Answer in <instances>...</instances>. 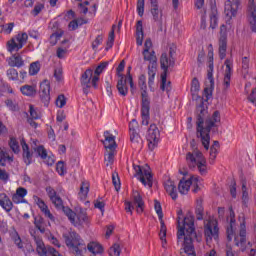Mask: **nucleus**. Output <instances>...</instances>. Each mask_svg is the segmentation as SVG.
<instances>
[{
	"label": "nucleus",
	"mask_w": 256,
	"mask_h": 256,
	"mask_svg": "<svg viewBox=\"0 0 256 256\" xmlns=\"http://www.w3.org/2000/svg\"><path fill=\"white\" fill-rule=\"evenodd\" d=\"M178 231L177 243L180 245L181 256H197L195 254V247L193 240L197 237L195 232V218L191 214H187L184 218L181 217V212L177 217Z\"/></svg>",
	"instance_id": "1"
},
{
	"label": "nucleus",
	"mask_w": 256,
	"mask_h": 256,
	"mask_svg": "<svg viewBox=\"0 0 256 256\" xmlns=\"http://www.w3.org/2000/svg\"><path fill=\"white\" fill-rule=\"evenodd\" d=\"M197 112V137L200 139L204 149H209V143L211 141V133L212 127H217V123L221 122V114L219 111H214L211 117H209L205 121V115H207V108L203 105V101H201L200 105L196 108Z\"/></svg>",
	"instance_id": "2"
},
{
	"label": "nucleus",
	"mask_w": 256,
	"mask_h": 256,
	"mask_svg": "<svg viewBox=\"0 0 256 256\" xmlns=\"http://www.w3.org/2000/svg\"><path fill=\"white\" fill-rule=\"evenodd\" d=\"M230 214L227 218L229 222V227L226 230L228 241H233L234 245L240 249V251L245 252L247 250V226H245V216H239L240 229L239 234L235 233L237 231V221L235 220V211L233 208H229Z\"/></svg>",
	"instance_id": "3"
},
{
	"label": "nucleus",
	"mask_w": 256,
	"mask_h": 256,
	"mask_svg": "<svg viewBox=\"0 0 256 256\" xmlns=\"http://www.w3.org/2000/svg\"><path fill=\"white\" fill-rule=\"evenodd\" d=\"M192 152L186 154V163L190 169H198L201 175L207 173V160L203 152L195 148V140L191 142Z\"/></svg>",
	"instance_id": "4"
},
{
	"label": "nucleus",
	"mask_w": 256,
	"mask_h": 256,
	"mask_svg": "<svg viewBox=\"0 0 256 256\" xmlns=\"http://www.w3.org/2000/svg\"><path fill=\"white\" fill-rule=\"evenodd\" d=\"M66 246L71 249L76 256H83L85 242L77 232H66L63 234Z\"/></svg>",
	"instance_id": "5"
},
{
	"label": "nucleus",
	"mask_w": 256,
	"mask_h": 256,
	"mask_svg": "<svg viewBox=\"0 0 256 256\" xmlns=\"http://www.w3.org/2000/svg\"><path fill=\"white\" fill-rule=\"evenodd\" d=\"M147 78L145 75H141L139 77V87L142 90V108H141V117H142V125H149V110H150V102L149 98H147Z\"/></svg>",
	"instance_id": "6"
},
{
	"label": "nucleus",
	"mask_w": 256,
	"mask_h": 256,
	"mask_svg": "<svg viewBox=\"0 0 256 256\" xmlns=\"http://www.w3.org/2000/svg\"><path fill=\"white\" fill-rule=\"evenodd\" d=\"M135 171L134 177H137L144 187L151 189L153 187V174L149 165L139 166L133 164Z\"/></svg>",
	"instance_id": "7"
},
{
	"label": "nucleus",
	"mask_w": 256,
	"mask_h": 256,
	"mask_svg": "<svg viewBox=\"0 0 256 256\" xmlns=\"http://www.w3.org/2000/svg\"><path fill=\"white\" fill-rule=\"evenodd\" d=\"M65 215L68 217L69 221L72 225H84V223H89V216L87 215V211L83 208H79L76 210V213L71 210V208H63Z\"/></svg>",
	"instance_id": "8"
},
{
	"label": "nucleus",
	"mask_w": 256,
	"mask_h": 256,
	"mask_svg": "<svg viewBox=\"0 0 256 256\" xmlns=\"http://www.w3.org/2000/svg\"><path fill=\"white\" fill-rule=\"evenodd\" d=\"M125 211L126 213H130L133 215V209L136 207V212L141 214L145 211V202L143 201V197L139 193V191H133L132 193V201H125Z\"/></svg>",
	"instance_id": "9"
},
{
	"label": "nucleus",
	"mask_w": 256,
	"mask_h": 256,
	"mask_svg": "<svg viewBox=\"0 0 256 256\" xmlns=\"http://www.w3.org/2000/svg\"><path fill=\"white\" fill-rule=\"evenodd\" d=\"M29 35L25 32H20L16 36L12 37L6 42V49L8 53H17L23 49V46L27 43Z\"/></svg>",
	"instance_id": "10"
},
{
	"label": "nucleus",
	"mask_w": 256,
	"mask_h": 256,
	"mask_svg": "<svg viewBox=\"0 0 256 256\" xmlns=\"http://www.w3.org/2000/svg\"><path fill=\"white\" fill-rule=\"evenodd\" d=\"M200 183H201V179L197 176H192L189 179L183 178L182 180H180L178 184V191L179 193H181V195H187L192 185V187H194V189L192 190L193 193H197V191H199Z\"/></svg>",
	"instance_id": "11"
},
{
	"label": "nucleus",
	"mask_w": 256,
	"mask_h": 256,
	"mask_svg": "<svg viewBox=\"0 0 256 256\" xmlns=\"http://www.w3.org/2000/svg\"><path fill=\"white\" fill-rule=\"evenodd\" d=\"M142 55L144 61L150 63L151 67H157V56L155 55V50H153V42L149 38L144 43Z\"/></svg>",
	"instance_id": "12"
},
{
	"label": "nucleus",
	"mask_w": 256,
	"mask_h": 256,
	"mask_svg": "<svg viewBox=\"0 0 256 256\" xmlns=\"http://www.w3.org/2000/svg\"><path fill=\"white\" fill-rule=\"evenodd\" d=\"M204 235L206 237L207 242L211 241L212 239H217V237H219V228L217 227V220L209 219L205 221Z\"/></svg>",
	"instance_id": "13"
},
{
	"label": "nucleus",
	"mask_w": 256,
	"mask_h": 256,
	"mask_svg": "<svg viewBox=\"0 0 256 256\" xmlns=\"http://www.w3.org/2000/svg\"><path fill=\"white\" fill-rule=\"evenodd\" d=\"M161 138V132L159 131V128L157 127V124L152 123L150 124L146 139L148 141V147L149 149H155L157 146V143H159V139Z\"/></svg>",
	"instance_id": "14"
},
{
	"label": "nucleus",
	"mask_w": 256,
	"mask_h": 256,
	"mask_svg": "<svg viewBox=\"0 0 256 256\" xmlns=\"http://www.w3.org/2000/svg\"><path fill=\"white\" fill-rule=\"evenodd\" d=\"M131 68H128V76H121V78L117 82V89L119 95L122 97H126L129 93V88H127V83H129L131 89H133V77L131 76Z\"/></svg>",
	"instance_id": "15"
},
{
	"label": "nucleus",
	"mask_w": 256,
	"mask_h": 256,
	"mask_svg": "<svg viewBox=\"0 0 256 256\" xmlns=\"http://www.w3.org/2000/svg\"><path fill=\"white\" fill-rule=\"evenodd\" d=\"M150 13L155 24L158 25L160 31H163V10L159 8L157 0H150Z\"/></svg>",
	"instance_id": "16"
},
{
	"label": "nucleus",
	"mask_w": 256,
	"mask_h": 256,
	"mask_svg": "<svg viewBox=\"0 0 256 256\" xmlns=\"http://www.w3.org/2000/svg\"><path fill=\"white\" fill-rule=\"evenodd\" d=\"M241 0H227L225 2L224 13L228 19H233L237 15Z\"/></svg>",
	"instance_id": "17"
},
{
	"label": "nucleus",
	"mask_w": 256,
	"mask_h": 256,
	"mask_svg": "<svg viewBox=\"0 0 256 256\" xmlns=\"http://www.w3.org/2000/svg\"><path fill=\"white\" fill-rule=\"evenodd\" d=\"M40 97L45 105H49V101H51V86L47 80L40 83Z\"/></svg>",
	"instance_id": "18"
},
{
	"label": "nucleus",
	"mask_w": 256,
	"mask_h": 256,
	"mask_svg": "<svg viewBox=\"0 0 256 256\" xmlns=\"http://www.w3.org/2000/svg\"><path fill=\"white\" fill-rule=\"evenodd\" d=\"M224 89L231 87V75H233V60H225Z\"/></svg>",
	"instance_id": "19"
},
{
	"label": "nucleus",
	"mask_w": 256,
	"mask_h": 256,
	"mask_svg": "<svg viewBox=\"0 0 256 256\" xmlns=\"http://www.w3.org/2000/svg\"><path fill=\"white\" fill-rule=\"evenodd\" d=\"M34 203L37 204L39 209L43 212L44 216L50 219V221H55V216L51 214L49 207L45 204V201L41 199L39 196H33Z\"/></svg>",
	"instance_id": "20"
},
{
	"label": "nucleus",
	"mask_w": 256,
	"mask_h": 256,
	"mask_svg": "<svg viewBox=\"0 0 256 256\" xmlns=\"http://www.w3.org/2000/svg\"><path fill=\"white\" fill-rule=\"evenodd\" d=\"M34 203L37 204L39 209L43 212L44 216L50 219V221H55V216L51 214L49 207L45 204V201L41 199L39 196H33Z\"/></svg>",
	"instance_id": "21"
},
{
	"label": "nucleus",
	"mask_w": 256,
	"mask_h": 256,
	"mask_svg": "<svg viewBox=\"0 0 256 256\" xmlns=\"http://www.w3.org/2000/svg\"><path fill=\"white\" fill-rule=\"evenodd\" d=\"M160 65H161V69H163V73L167 75V71H169V68L175 65V59L171 58V56H169L166 52H164L160 57Z\"/></svg>",
	"instance_id": "22"
},
{
	"label": "nucleus",
	"mask_w": 256,
	"mask_h": 256,
	"mask_svg": "<svg viewBox=\"0 0 256 256\" xmlns=\"http://www.w3.org/2000/svg\"><path fill=\"white\" fill-rule=\"evenodd\" d=\"M46 192L48 194L50 201H52L53 205H55L57 209H62L63 200L59 195H57V192L55 191V189H53L52 187H48L46 189Z\"/></svg>",
	"instance_id": "23"
},
{
	"label": "nucleus",
	"mask_w": 256,
	"mask_h": 256,
	"mask_svg": "<svg viewBox=\"0 0 256 256\" xmlns=\"http://www.w3.org/2000/svg\"><path fill=\"white\" fill-rule=\"evenodd\" d=\"M104 141L103 145L106 150H116L117 149V142H115V136L111 134L109 131L104 132Z\"/></svg>",
	"instance_id": "24"
},
{
	"label": "nucleus",
	"mask_w": 256,
	"mask_h": 256,
	"mask_svg": "<svg viewBox=\"0 0 256 256\" xmlns=\"http://www.w3.org/2000/svg\"><path fill=\"white\" fill-rule=\"evenodd\" d=\"M255 0H249V15H248V22L250 28L255 33L256 32V9L255 5L253 4Z\"/></svg>",
	"instance_id": "25"
},
{
	"label": "nucleus",
	"mask_w": 256,
	"mask_h": 256,
	"mask_svg": "<svg viewBox=\"0 0 256 256\" xmlns=\"http://www.w3.org/2000/svg\"><path fill=\"white\" fill-rule=\"evenodd\" d=\"M93 77V70L87 69L80 78V83L84 89V93H87V89L91 87V79Z\"/></svg>",
	"instance_id": "26"
},
{
	"label": "nucleus",
	"mask_w": 256,
	"mask_h": 256,
	"mask_svg": "<svg viewBox=\"0 0 256 256\" xmlns=\"http://www.w3.org/2000/svg\"><path fill=\"white\" fill-rule=\"evenodd\" d=\"M35 153H37V155L39 157H41V159H43V161H45L46 165H53V163H55V158H53V156H48L47 155V150L45 149V147L43 146H38L37 148L34 149Z\"/></svg>",
	"instance_id": "27"
},
{
	"label": "nucleus",
	"mask_w": 256,
	"mask_h": 256,
	"mask_svg": "<svg viewBox=\"0 0 256 256\" xmlns=\"http://www.w3.org/2000/svg\"><path fill=\"white\" fill-rule=\"evenodd\" d=\"M0 207L6 211V213H11L13 211V201L5 193H0Z\"/></svg>",
	"instance_id": "28"
},
{
	"label": "nucleus",
	"mask_w": 256,
	"mask_h": 256,
	"mask_svg": "<svg viewBox=\"0 0 256 256\" xmlns=\"http://www.w3.org/2000/svg\"><path fill=\"white\" fill-rule=\"evenodd\" d=\"M21 146L23 151V161L25 165H31L33 161V154L29 151V145L25 142V139L21 140Z\"/></svg>",
	"instance_id": "29"
},
{
	"label": "nucleus",
	"mask_w": 256,
	"mask_h": 256,
	"mask_svg": "<svg viewBox=\"0 0 256 256\" xmlns=\"http://www.w3.org/2000/svg\"><path fill=\"white\" fill-rule=\"evenodd\" d=\"M154 209L158 215V219L161 225V235L165 237V221H163V208L161 207V203L157 200L154 201Z\"/></svg>",
	"instance_id": "30"
},
{
	"label": "nucleus",
	"mask_w": 256,
	"mask_h": 256,
	"mask_svg": "<svg viewBox=\"0 0 256 256\" xmlns=\"http://www.w3.org/2000/svg\"><path fill=\"white\" fill-rule=\"evenodd\" d=\"M164 189L168 195H170L173 201L177 199V187L175 186V182H173V180L168 179L166 182H164Z\"/></svg>",
	"instance_id": "31"
},
{
	"label": "nucleus",
	"mask_w": 256,
	"mask_h": 256,
	"mask_svg": "<svg viewBox=\"0 0 256 256\" xmlns=\"http://www.w3.org/2000/svg\"><path fill=\"white\" fill-rule=\"evenodd\" d=\"M22 54L23 52L12 55L8 59V65H10V67H23V65H25V62L21 57Z\"/></svg>",
	"instance_id": "32"
},
{
	"label": "nucleus",
	"mask_w": 256,
	"mask_h": 256,
	"mask_svg": "<svg viewBox=\"0 0 256 256\" xmlns=\"http://www.w3.org/2000/svg\"><path fill=\"white\" fill-rule=\"evenodd\" d=\"M22 95L26 97H35L37 95V86L35 85H24L20 87Z\"/></svg>",
	"instance_id": "33"
},
{
	"label": "nucleus",
	"mask_w": 256,
	"mask_h": 256,
	"mask_svg": "<svg viewBox=\"0 0 256 256\" xmlns=\"http://www.w3.org/2000/svg\"><path fill=\"white\" fill-rule=\"evenodd\" d=\"M227 55V37L221 36L219 39V57L225 59Z\"/></svg>",
	"instance_id": "34"
},
{
	"label": "nucleus",
	"mask_w": 256,
	"mask_h": 256,
	"mask_svg": "<svg viewBox=\"0 0 256 256\" xmlns=\"http://www.w3.org/2000/svg\"><path fill=\"white\" fill-rule=\"evenodd\" d=\"M143 39H144L143 22L141 20H139L136 24V43H137V45H139V46L143 45Z\"/></svg>",
	"instance_id": "35"
},
{
	"label": "nucleus",
	"mask_w": 256,
	"mask_h": 256,
	"mask_svg": "<svg viewBox=\"0 0 256 256\" xmlns=\"http://www.w3.org/2000/svg\"><path fill=\"white\" fill-rule=\"evenodd\" d=\"M89 182L83 181L80 186V191L78 193V197L81 201H85L87 199V195H89Z\"/></svg>",
	"instance_id": "36"
},
{
	"label": "nucleus",
	"mask_w": 256,
	"mask_h": 256,
	"mask_svg": "<svg viewBox=\"0 0 256 256\" xmlns=\"http://www.w3.org/2000/svg\"><path fill=\"white\" fill-rule=\"evenodd\" d=\"M87 249L90 253H93V255H101L103 253V246L97 242H90L87 245Z\"/></svg>",
	"instance_id": "37"
},
{
	"label": "nucleus",
	"mask_w": 256,
	"mask_h": 256,
	"mask_svg": "<svg viewBox=\"0 0 256 256\" xmlns=\"http://www.w3.org/2000/svg\"><path fill=\"white\" fill-rule=\"evenodd\" d=\"M115 155H117V150H106L104 154L106 167H111V165H113V162L115 161Z\"/></svg>",
	"instance_id": "38"
},
{
	"label": "nucleus",
	"mask_w": 256,
	"mask_h": 256,
	"mask_svg": "<svg viewBox=\"0 0 256 256\" xmlns=\"http://www.w3.org/2000/svg\"><path fill=\"white\" fill-rule=\"evenodd\" d=\"M207 81L210 89H213L215 87V79H213V58H211L209 61Z\"/></svg>",
	"instance_id": "39"
},
{
	"label": "nucleus",
	"mask_w": 256,
	"mask_h": 256,
	"mask_svg": "<svg viewBox=\"0 0 256 256\" xmlns=\"http://www.w3.org/2000/svg\"><path fill=\"white\" fill-rule=\"evenodd\" d=\"M13 163V156H9V153L0 150V165L5 167L6 163Z\"/></svg>",
	"instance_id": "40"
},
{
	"label": "nucleus",
	"mask_w": 256,
	"mask_h": 256,
	"mask_svg": "<svg viewBox=\"0 0 256 256\" xmlns=\"http://www.w3.org/2000/svg\"><path fill=\"white\" fill-rule=\"evenodd\" d=\"M157 73V66H148V85L149 87H151V85H153V83L155 82V75Z\"/></svg>",
	"instance_id": "41"
},
{
	"label": "nucleus",
	"mask_w": 256,
	"mask_h": 256,
	"mask_svg": "<svg viewBox=\"0 0 256 256\" xmlns=\"http://www.w3.org/2000/svg\"><path fill=\"white\" fill-rule=\"evenodd\" d=\"M219 152V142L214 141V144L210 148V163H213L217 159V153Z\"/></svg>",
	"instance_id": "42"
},
{
	"label": "nucleus",
	"mask_w": 256,
	"mask_h": 256,
	"mask_svg": "<svg viewBox=\"0 0 256 256\" xmlns=\"http://www.w3.org/2000/svg\"><path fill=\"white\" fill-rule=\"evenodd\" d=\"M34 225L40 233H45V220L42 217L34 218Z\"/></svg>",
	"instance_id": "43"
},
{
	"label": "nucleus",
	"mask_w": 256,
	"mask_h": 256,
	"mask_svg": "<svg viewBox=\"0 0 256 256\" xmlns=\"http://www.w3.org/2000/svg\"><path fill=\"white\" fill-rule=\"evenodd\" d=\"M41 71V62H32L29 67V75H37Z\"/></svg>",
	"instance_id": "44"
},
{
	"label": "nucleus",
	"mask_w": 256,
	"mask_h": 256,
	"mask_svg": "<svg viewBox=\"0 0 256 256\" xmlns=\"http://www.w3.org/2000/svg\"><path fill=\"white\" fill-rule=\"evenodd\" d=\"M161 89L162 91H171V82H167V74H161Z\"/></svg>",
	"instance_id": "45"
},
{
	"label": "nucleus",
	"mask_w": 256,
	"mask_h": 256,
	"mask_svg": "<svg viewBox=\"0 0 256 256\" xmlns=\"http://www.w3.org/2000/svg\"><path fill=\"white\" fill-rule=\"evenodd\" d=\"M8 145L10 149L13 151V153H19L20 148H19V142L17 141V138L10 137Z\"/></svg>",
	"instance_id": "46"
},
{
	"label": "nucleus",
	"mask_w": 256,
	"mask_h": 256,
	"mask_svg": "<svg viewBox=\"0 0 256 256\" xmlns=\"http://www.w3.org/2000/svg\"><path fill=\"white\" fill-rule=\"evenodd\" d=\"M130 141L134 147L141 145V136L137 132H130Z\"/></svg>",
	"instance_id": "47"
},
{
	"label": "nucleus",
	"mask_w": 256,
	"mask_h": 256,
	"mask_svg": "<svg viewBox=\"0 0 256 256\" xmlns=\"http://www.w3.org/2000/svg\"><path fill=\"white\" fill-rule=\"evenodd\" d=\"M110 256H120L121 255V246L119 244H114L108 250Z\"/></svg>",
	"instance_id": "48"
},
{
	"label": "nucleus",
	"mask_w": 256,
	"mask_h": 256,
	"mask_svg": "<svg viewBox=\"0 0 256 256\" xmlns=\"http://www.w3.org/2000/svg\"><path fill=\"white\" fill-rule=\"evenodd\" d=\"M7 77L11 81H17V79L19 77V72H17V70L15 68H10L7 70Z\"/></svg>",
	"instance_id": "49"
},
{
	"label": "nucleus",
	"mask_w": 256,
	"mask_h": 256,
	"mask_svg": "<svg viewBox=\"0 0 256 256\" xmlns=\"http://www.w3.org/2000/svg\"><path fill=\"white\" fill-rule=\"evenodd\" d=\"M115 25L112 26V30L109 33L107 47L111 49L113 47V43L115 42Z\"/></svg>",
	"instance_id": "50"
},
{
	"label": "nucleus",
	"mask_w": 256,
	"mask_h": 256,
	"mask_svg": "<svg viewBox=\"0 0 256 256\" xmlns=\"http://www.w3.org/2000/svg\"><path fill=\"white\" fill-rule=\"evenodd\" d=\"M137 13L139 17H143L145 13V0H137Z\"/></svg>",
	"instance_id": "51"
},
{
	"label": "nucleus",
	"mask_w": 256,
	"mask_h": 256,
	"mask_svg": "<svg viewBox=\"0 0 256 256\" xmlns=\"http://www.w3.org/2000/svg\"><path fill=\"white\" fill-rule=\"evenodd\" d=\"M67 105V99L65 98V95L61 94L56 99V106L59 107V109H63Z\"/></svg>",
	"instance_id": "52"
},
{
	"label": "nucleus",
	"mask_w": 256,
	"mask_h": 256,
	"mask_svg": "<svg viewBox=\"0 0 256 256\" xmlns=\"http://www.w3.org/2000/svg\"><path fill=\"white\" fill-rule=\"evenodd\" d=\"M29 113H30L31 119H41V114L31 104L29 105Z\"/></svg>",
	"instance_id": "53"
},
{
	"label": "nucleus",
	"mask_w": 256,
	"mask_h": 256,
	"mask_svg": "<svg viewBox=\"0 0 256 256\" xmlns=\"http://www.w3.org/2000/svg\"><path fill=\"white\" fill-rule=\"evenodd\" d=\"M112 182L116 191H119V189H121V181L119 180V174L115 172L112 174Z\"/></svg>",
	"instance_id": "54"
},
{
	"label": "nucleus",
	"mask_w": 256,
	"mask_h": 256,
	"mask_svg": "<svg viewBox=\"0 0 256 256\" xmlns=\"http://www.w3.org/2000/svg\"><path fill=\"white\" fill-rule=\"evenodd\" d=\"M13 27H15V23H7L2 26V32L6 35H10V33L13 31Z\"/></svg>",
	"instance_id": "55"
},
{
	"label": "nucleus",
	"mask_w": 256,
	"mask_h": 256,
	"mask_svg": "<svg viewBox=\"0 0 256 256\" xmlns=\"http://www.w3.org/2000/svg\"><path fill=\"white\" fill-rule=\"evenodd\" d=\"M108 65H109V63L102 62L100 65L97 66V68L95 69L94 74L95 75H101L103 73V71H105V69H107Z\"/></svg>",
	"instance_id": "56"
},
{
	"label": "nucleus",
	"mask_w": 256,
	"mask_h": 256,
	"mask_svg": "<svg viewBox=\"0 0 256 256\" xmlns=\"http://www.w3.org/2000/svg\"><path fill=\"white\" fill-rule=\"evenodd\" d=\"M242 201L243 203H247L249 201V192H247V184H242Z\"/></svg>",
	"instance_id": "57"
},
{
	"label": "nucleus",
	"mask_w": 256,
	"mask_h": 256,
	"mask_svg": "<svg viewBox=\"0 0 256 256\" xmlns=\"http://www.w3.org/2000/svg\"><path fill=\"white\" fill-rule=\"evenodd\" d=\"M101 43H103V36L98 35L96 37V39L92 42V49L94 51H97V49H98L99 45H101Z\"/></svg>",
	"instance_id": "58"
},
{
	"label": "nucleus",
	"mask_w": 256,
	"mask_h": 256,
	"mask_svg": "<svg viewBox=\"0 0 256 256\" xmlns=\"http://www.w3.org/2000/svg\"><path fill=\"white\" fill-rule=\"evenodd\" d=\"M56 171L59 173V175H65V162L59 161L56 164Z\"/></svg>",
	"instance_id": "59"
},
{
	"label": "nucleus",
	"mask_w": 256,
	"mask_h": 256,
	"mask_svg": "<svg viewBox=\"0 0 256 256\" xmlns=\"http://www.w3.org/2000/svg\"><path fill=\"white\" fill-rule=\"evenodd\" d=\"M210 27L215 29L217 27V12H212L210 15Z\"/></svg>",
	"instance_id": "60"
},
{
	"label": "nucleus",
	"mask_w": 256,
	"mask_h": 256,
	"mask_svg": "<svg viewBox=\"0 0 256 256\" xmlns=\"http://www.w3.org/2000/svg\"><path fill=\"white\" fill-rule=\"evenodd\" d=\"M225 256H237V253L235 250H233V247L230 244L226 245L225 248Z\"/></svg>",
	"instance_id": "61"
},
{
	"label": "nucleus",
	"mask_w": 256,
	"mask_h": 256,
	"mask_svg": "<svg viewBox=\"0 0 256 256\" xmlns=\"http://www.w3.org/2000/svg\"><path fill=\"white\" fill-rule=\"evenodd\" d=\"M200 87L201 86L199 84V80H197V78H193L192 85H191V92L197 93V91H199Z\"/></svg>",
	"instance_id": "62"
},
{
	"label": "nucleus",
	"mask_w": 256,
	"mask_h": 256,
	"mask_svg": "<svg viewBox=\"0 0 256 256\" xmlns=\"http://www.w3.org/2000/svg\"><path fill=\"white\" fill-rule=\"evenodd\" d=\"M43 9H45V6L43 4L35 5L34 9L32 10V15L34 17H37V15H39V13H41V11H43Z\"/></svg>",
	"instance_id": "63"
},
{
	"label": "nucleus",
	"mask_w": 256,
	"mask_h": 256,
	"mask_svg": "<svg viewBox=\"0 0 256 256\" xmlns=\"http://www.w3.org/2000/svg\"><path fill=\"white\" fill-rule=\"evenodd\" d=\"M56 55L58 59H65V57H67V48H58Z\"/></svg>",
	"instance_id": "64"
}]
</instances>
